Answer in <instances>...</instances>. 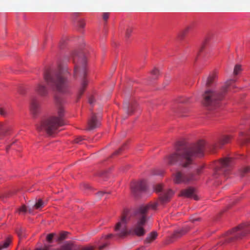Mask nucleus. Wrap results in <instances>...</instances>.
<instances>
[{"label":"nucleus","mask_w":250,"mask_h":250,"mask_svg":"<svg viewBox=\"0 0 250 250\" xmlns=\"http://www.w3.org/2000/svg\"><path fill=\"white\" fill-rule=\"evenodd\" d=\"M231 82L235 80L230 79L227 81L224 85L221 87L219 91L210 89L206 90L202 94V104L209 110L215 109L220 106L221 102L224 100Z\"/></svg>","instance_id":"obj_4"},{"label":"nucleus","mask_w":250,"mask_h":250,"mask_svg":"<svg viewBox=\"0 0 250 250\" xmlns=\"http://www.w3.org/2000/svg\"><path fill=\"white\" fill-rule=\"evenodd\" d=\"M158 233L156 231L150 232L144 241L145 244H151L154 242L157 238Z\"/></svg>","instance_id":"obj_24"},{"label":"nucleus","mask_w":250,"mask_h":250,"mask_svg":"<svg viewBox=\"0 0 250 250\" xmlns=\"http://www.w3.org/2000/svg\"><path fill=\"white\" fill-rule=\"evenodd\" d=\"M189 221L192 223H194L195 222H200L202 221V218L200 217H194L193 216H191L189 218Z\"/></svg>","instance_id":"obj_53"},{"label":"nucleus","mask_w":250,"mask_h":250,"mask_svg":"<svg viewBox=\"0 0 250 250\" xmlns=\"http://www.w3.org/2000/svg\"><path fill=\"white\" fill-rule=\"evenodd\" d=\"M94 98L93 96H91L88 99V103L90 104H93L94 102Z\"/></svg>","instance_id":"obj_62"},{"label":"nucleus","mask_w":250,"mask_h":250,"mask_svg":"<svg viewBox=\"0 0 250 250\" xmlns=\"http://www.w3.org/2000/svg\"><path fill=\"white\" fill-rule=\"evenodd\" d=\"M204 168L205 165H204L201 166H200L196 169V173L195 174L197 177L200 178V175L203 173V170Z\"/></svg>","instance_id":"obj_46"},{"label":"nucleus","mask_w":250,"mask_h":250,"mask_svg":"<svg viewBox=\"0 0 250 250\" xmlns=\"http://www.w3.org/2000/svg\"><path fill=\"white\" fill-rule=\"evenodd\" d=\"M56 235L55 233H50L47 235L46 237V241L49 244H51L53 242V238Z\"/></svg>","instance_id":"obj_43"},{"label":"nucleus","mask_w":250,"mask_h":250,"mask_svg":"<svg viewBox=\"0 0 250 250\" xmlns=\"http://www.w3.org/2000/svg\"><path fill=\"white\" fill-rule=\"evenodd\" d=\"M83 187L85 189H89L90 188V187L89 184H83Z\"/></svg>","instance_id":"obj_64"},{"label":"nucleus","mask_w":250,"mask_h":250,"mask_svg":"<svg viewBox=\"0 0 250 250\" xmlns=\"http://www.w3.org/2000/svg\"><path fill=\"white\" fill-rule=\"evenodd\" d=\"M174 194L175 192L173 189L171 188L167 189L163 194H161L158 196L157 201L149 202L146 204L148 207V209H151L154 211L157 210L158 206V202H159L160 205L164 206L171 201Z\"/></svg>","instance_id":"obj_9"},{"label":"nucleus","mask_w":250,"mask_h":250,"mask_svg":"<svg viewBox=\"0 0 250 250\" xmlns=\"http://www.w3.org/2000/svg\"><path fill=\"white\" fill-rule=\"evenodd\" d=\"M239 230L241 231L240 232L226 238L224 242H220L217 245L222 246L225 244L229 243L243 239L248 234L250 233V223L245 222L241 223L226 232V234H231Z\"/></svg>","instance_id":"obj_7"},{"label":"nucleus","mask_w":250,"mask_h":250,"mask_svg":"<svg viewBox=\"0 0 250 250\" xmlns=\"http://www.w3.org/2000/svg\"><path fill=\"white\" fill-rule=\"evenodd\" d=\"M240 176L241 178L245 177V175L250 172V167L247 166L239 170Z\"/></svg>","instance_id":"obj_40"},{"label":"nucleus","mask_w":250,"mask_h":250,"mask_svg":"<svg viewBox=\"0 0 250 250\" xmlns=\"http://www.w3.org/2000/svg\"><path fill=\"white\" fill-rule=\"evenodd\" d=\"M174 177L173 182L175 184H180L184 183L185 174H183L181 171H177L173 175Z\"/></svg>","instance_id":"obj_26"},{"label":"nucleus","mask_w":250,"mask_h":250,"mask_svg":"<svg viewBox=\"0 0 250 250\" xmlns=\"http://www.w3.org/2000/svg\"><path fill=\"white\" fill-rule=\"evenodd\" d=\"M88 128L87 130H93L98 127L100 124L98 122L96 114L92 113L90 119L88 121L87 123Z\"/></svg>","instance_id":"obj_19"},{"label":"nucleus","mask_w":250,"mask_h":250,"mask_svg":"<svg viewBox=\"0 0 250 250\" xmlns=\"http://www.w3.org/2000/svg\"><path fill=\"white\" fill-rule=\"evenodd\" d=\"M43 205V201L42 199H39L35 204L34 205L33 207L36 209H38L40 208H42Z\"/></svg>","instance_id":"obj_44"},{"label":"nucleus","mask_w":250,"mask_h":250,"mask_svg":"<svg viewBox=\"0 0 250 250\" xmlns=\"http://www.w3.org/2000/svg\"><path fill=\"white\" fill-rule=\"evenodd\" d=\"M172 109L174 113V115L178 117H186L188 116V114L189 112V110L188 108L181 105H177Z\"/></svg>","instance_id":"obj_18"},{"label":"nucleus","mask_w":250,"mask_h":250,"mask_svg":"<svg viewBox=\"0 0 250 250\" xmlns=\"http://www.w3.org/2000/svg\"><path fill=\"white\" fill-rule=\"evenodd\" d=\"M205 146L206 141L204 140H199L191 151L183 153L176 151L165 156L164 160L169 166H173L178 163L182 167H187L192 164V157H202L204 156Z\"/></svg>","instance_id":"obj_3"},{"label":"nucleus","mask_w":250,"mask_h":250,"mask_svg":"<svg viewBox=\"0 0 250 250\" xmlns=\"http://www.w3.org/2000/svg\"><path fill=\"white\" fill-rule=\"evenodd\" d=\"M217 79V75L215 72H213L210 74L207 80L206 86L207 87H210L212 86L215 81Z\"/></svg>","instance_id":"obj_27"},{"label":"nucleus","mask_w":250,"mask_h":250,"mask_svg":"<svg viewBox=\"0 0 250 250\" xmlns=\"http://www.w3.org/2000/svg\"><path fill=\"white\" fill-rule=\"evenodd\" d=\"M199 179V177L196 176L195 173L192 172L188 173L185 174V184H188L191 182L197 181Z\"/></svg>","instance_id":"obj_29"},{"label":"nucleus","mask_w":250,"mask_h":250,"mask_svg":"<svg viewBox=\"0 0 250 250\" xmlns=\"http://www.w3.org/2000/svg\"><path fill=\"white\" fill-rule=\"evenodd\" d=\"M233 138V136L230 134L222 135L219 139L218 143L213 145V147L215 149L218 146H222L229 143Z\"/></svg>","instance_id":"obj_17"},{"label":"nucleus","mask_w":250,"mask_h":250,"mask_svg":"<svg viewBox=\"0 0 250 250\" xmlns=\"http://www.w3.org/2000/svg\"><path fill=\"white\" fill-rule=\"evenodd\" d=\"M242 70V66L240 64H236L233 70V74L237 75Z\"/></svg>","instance_id":"obj_45"},{"label":"nucleus","mask_w":250,"mask_h":250,"mask_svg":"<svg viewBox=\"0 0 250 250\" xmlns=\"http://www.w3.org/2000/svg\"><path fill=\"white\" fill-rule=\"evenodd\" d=\"M106 193L110 194L111 192H105V191H98L96 194L100 196H103L104 194H106Z\"/></svg>","instance_id":"obj_60"},{"label":"nucleus","mask_w":250,"mask_h":250,"mask_svg":"<svg viewBox=\"0 0 250 250\" xmlns=\"http://www.w3.org/2000/svg\"><path fill=\"white\" fill-rule=\"evenodd\" d=\"M165 188V184L163 183H158L153 185V191L155 193L162 192Z\"/></svg>","instance_id":"obj_35"},{"label":"nucleus","mask_w":250,"mask_h":250,"mask_svg":"<svg viewBox=\"0 0 250 250\" xmlns=\"http://www.w3.org/2000/svg\"><path fill=\"white\" fill-rule=\"evenodd\" d=\"M108 172L107 170H103L102 171L98 172L97 173H96V175L99 177H102L104 175H106L108 173Z\"/></svg>","instance_id":"obj_56"},{"label":"nucleus","mask_w":250,"mask_h":250,"mask_svg":"<svg viewBox=\"0 0 250 250\" xmlns=\"http://www.w3.org/2000/svg\"><path fill=\"white\" fill-rule=\"evenodd\" d=\"M39 108V103L37 99L33 98L30 103V111L33 118H36L38 113V109Z\"/></svg>","instance_id":"obj_23"},{"label":"nucleus","mask_w":250,"mask_h":250,"mask_svg":"<svg viewBox=\"0 0 250 250\" xmlns=\"http://www.w3.org/2000/svg\"><path fill=\"white\" fill-rule=\"evenodd\" d=\"M150 73L151 75L155 76L156 78H157L158 76L159 75V70L155 67L151 71Z\"/></svg>","instance_id":"obj_52"},{"label":"nucleus","mask_w":250,"mask_h":250,"mask_svg":"<svg viewBox=\"0 0 250 250\" xmlns=\"http://www.w3.org/2000/svg\"><path fill=\"white\" fill-rule=\"evenodd\" d=\"M14 143V142H13V143H12V144H10V145H8V146H6V152H7V153H8V151H9V149H10V148H11V147L12 145Z\"/></svg>","instance_id":"obj_63"},{"label":"nucleus","mask_w":250,"mask_h":250,"mask_svg":"<svg viewBox=\"0 0 250 250\" xmlns=\"http://www.w3.org/2000/svg\"><path fill=\"white\" fill-rule=\"evenodd\" d=\"M131 231L130 230H127L126 229V227H125V228H124L120 232L116 234H113L112 233L108 234L105 236H104V239H108L109 238H111L113 237L114 236H117L119 238H123L126 236L128 235H129L131 234ZM102 237H104L103 236Z\"/></svg>","instance_id":"obj_22"},{"label":"nucleus","mask_w":250,"mask_h":250,"mask_svg":"<svg viewBox=\"0 0 250 250\" xmlns=\"http://www.w3.org/2000/svg\"><path fill=\"white\" fill-rule=\"evenodd\" d=\"M236 204L235 202H233L231 204H229L226 206L224 209H223L220 212V214H223L224 212L227 211L228 210L230 209L233 206Z\"/></svg>","instance_id":"obj_47"},{"label":"nucleus","mask_w":250,"mask_h":250,"mask_svg":"<svg viewBox=\"0 0 250 250\" xmlns=\"http://www.w3.org/2000/svg\"><path fill=\"white\" fill-rule=\"evenodd\" d=\"M196 144L190 149L188 148V143L185 139L178 141L175 142L174 147L175 151L179 153H183L185 151H191Z\"/></svg>","instance_id":"obj_13"},{"label":"nucleus","mask_w":250,"mask_h":250,"mask_svg":"<svg viewBox=\"0 0 250 250\" xmlns=\"http://www.w3.org/2000/svg\"><path fill=\"white\" fill-rule=\"evenodd\" d=\"M54 100L55 104L57 107L63 106L64 100L58 94H56L54 95Z\"/></svg>","instance_id":"obj_36"},{"label":"nucleus","mask_w":250,"mask_h":250,"mask_svg":"<svg viewBox=\"0 0 250 250\" xmlns=\"http://www.w3.org/2000/svg\"><path fill=\"white\" fill-rule=\"evenodd\" d=\"M51 246L50 245H44L42 247L36 248L34 250H51Z\"/></svg>","instance_id":"obj_49"},{"label":"nucleus","mask_w":250,"mask_h":250,"mask_svg":"<svg viewBox=\"0 0 250 250\" xmlns=\"http://www.w3.org/2000/svg\"><path fill=\"white\" fill-rule=\"evenodd\" d=\"M130 194L136 200L141 199L144 194L149 191V186L145 179L133 180L129 184Z\"/></svg>","instance_id":"obj_8"},{"label":"nucleus","mask_w":250,"mask_h":250,"mask_svg":"<svg viewBox=\"0 0 250 250\" xmlns=\"http://www.w3.org/2000/svg\"><path fill=\"white\" fill-rule=\"evenodd\" d=\"M148 207L146 205H141L135 211L136 214H140L141 215H147Z\"/></svg>","instance_id":"obj_32"},{"label":"nucleus","mask_w":250,"mask_h":250,"mask_svg":"<svg viewBox=\"0 0 250 250\" xmlns=\"http://www.w3.org/2000/svg\"><path fill=\"white\" fill-rule=\"evenodd\" d=\"M12 127L11 126L6 125L3 122L0 123V139L10 135Z\"/></svg>","instance_id":"obj_21"},{"label":"nucleus","mask_w":250,"mask_h":250,"mask_svg":"<svg viewBox=\"0 0 250 250\" xmlns=\"http://www.w3.org/2000/svg\"><path fill=\"white\" fill-rule=\"evenodd\" d=\"M135 29V27L133 25H128L126 26L125 33V38L126 41L127 42L129 40Z\"/></svg>","instance_id":"obj_28"},{"label":"nucleus","mask_w":250,"mask_h":250,"mask_svg":"<svg viewBox=\"0 0 250 250\" xmlns=\"http://www.w3.org/2000/svg\"><path fill=\"white\" fill-rule=\"evenodd\" d=\"M195 188L189 187L186 189L181 190L178 196L189 199H193L195 201H198L199 200V197L195 194Z\"/></svg>","instance_id":"obj_12"},{"label":"nucleus","mask_w":250,"mask_h":250,"mask_svg":"<svg viewBox=\"0 0 250 250\" xmlns=\"http://www.w3.org/2000/svg\"><path fill=\"white\" fill-rule=\"evenodd\" d=\"M15 231L20 240H21V239L24 237V232L21 227L16 228Z\"/></svg>","instance_id":"obj_38"},{"label":"nucleus","mask_w":250,"mask_h":250,"mask_svg":"<svg viewBox=\"0 0 250 250\" xmlns=\"http://www.w3.org/2000/svg\"><path fill=\"white\" fill-rule=\"evenodd\" d=\"M165 173L164 170H154L153 173L155 175H163Z\"/></svg>","instance_id":"obj_57"},{"label":"nucleus","mask_w":250,"mask_h":250,"mask_svg":"<svg viewBox=\"0 0 250 250\" xmlns=\"http://www.w3.org/2000/svg\"><path fill=\"white\" fill-rule=\"evenodd\" d=\"M85 90H86V89H85L84 88H83L82 87H80V89L79 90L77 96L76 103H78L80 101L81 98H82V96L83 95Z\"/></svg>","instance_id":"obj_42"},{"label":"nucleus","mask_w":250,"mask_h":250,"mask_svg":"<svg viewBox=\"0 0 250 250\" xmlns=\"http://www.w3.org/2000/svg\"><path fill=\"white\" fill-rule=\"evenodd\" d=\"M85 25V22L84 20L82 19L78 21L77 26L80 29H83Z\"/></svg>","instance_id":"obj_50"},{"label":"nucleus","mask_w":250,"mask_h":250,"mask_svg":"<svg viewBox=\"0 0 250 250\" xmlns=\"http://www.w3.org/2000/svg\"><path fill=\"white\" fill-rule=\"evenodd\" d=\"M147 221V215H141L137 221V225L144 226L146 223Z\"/></svg>","instance_id":"obj_39"},{"label":"nucleus","mask_w":250,"mask_h":250,"mask_svg":"<svg viewBox=\"0 0 250 250\" xmlns=\"http://www.w3.org/2000/svg\"><path fill=\"white\" fill-rule=\"evenodd\" d=\"M73 62L75 63L73 76L77 78L78 71L82 70L83 73V80L81 87L86 89L88 82L86 80L87 74V61L85 55L81 51H74L72 53Z\"/></svg>","instance_id":"obj_6"},{"label":"nucleus","mask_w":250,"mask_h":250,"mask_svg":"<svg viewBox=\"0 0 250 250\" xmlns=\"http://www.w3.org/2000/svg\"><path fill=\"white\" fill-rule=\"evenodd\" d=\"M190 230V227L187 226L182 227L180 229L175 230L170 236L167 238L165 242V244L168 245L173 243L176 239L186 234Z\"/></svg>","instance_id":"obj_10"},{"label":"nucleus","mask_w":250,"mask_h":250,"mask_svg":"<svg viewBox=\"0 0 250 250\" xmlns=\"http://www.w3.org/2000/svg\"><path fill=\"white\" fill-rule=\"evenodd\" d=\"M232 157H224L219 160L221 167L225 168H231L230 163L233 160Z\"/></svg>","instance_id":"obj_25"},{"label":"nucleus","mask_w":250,"mask_h":250,"mask_svg":"<svg viewBox=\"0 0 250 250\" xmlns=\"http://www.w3.org/2000/svg\"><path fill=\"white\" fill-rule=\"evenodd\" d=\"M18 92L21 94H25V90L22 87H20L18 89Z\"/></svg>","instance_id":"obj_61"},{"label":"nucleus","mask_w":250,"mask_h":250,"mask_svg":"<svg viewBox=\"0 0 250 250\" xmlns=\"http://www.w3.org/2000/svg\"><path fill=\"white\" fill-rule=\"evenodd\" d=\"M146 230L142 226H138L134 229L132 235L140 237L145 235Z\"/></svg>","instance_id":"obj_31"},{"label":"nucleus","mask_w":250,"mask_h":250,"mask_svg":"<svg viewBox=\"0 0 250 250\" xmlns=\"http://www.w3.org/2000/svg\"><path fill=\"white\" fill-rule=\"evenodd\" d=\"M109 245V243H105L102 245L99 246L98 249L99 250H102Z\"/></svg>","instance_id":"obj_58"},{"label":"nucleus","mask_w":250,"mask_h":250,"mask_svg":"<svg viewBox=\"0 0 250 250\" xmlns=\"http://www.w3.org/2000/svg\"><path fill=\"white\" fill-rule=\"evenodd\" d=\"M37 93L42 97H45L48 94V91L45 86L39 84L36 89Z\"/></svg>","instance_id":"obj_30"},{"label":"nucleus","mask_w":250,"mask_h":250,"mask_svg":"<svg viewBox=\"0 0 250 250\" xmlns=\"http://www.w3.org/2000/svg\"><path fill=\"white\" fill-rule=\"evenodd\" d=\"M0 115L3 116H5L7 115V112L2 107H0Z\"/></svg>","instance_id":"obj_59"},{"label":"nucleus","mask_w":250,"mask_h":250,"mask_svg":"<svg viewBox=\"0 0 250 250\" xmlns=\"http://www.w3.org/2000/svg\"><path fill=\"white\" fill-rule=\"evenodd\" d=\"M129 212V210L128 208H124L121 215V221L117 223L115 226L114 230L115 231H117L118 230H120L122 225V222L125 224H126V217Z\"/></svg>","instance_id":"obj_20"},{"label":"nucleus","mask_w":250,"mask_h":250,"mask_svg":"<svg viewBox=\"0 0 250 250\" xmlns=\"http://www.w3.org/2000/svg\"><path fill=\"white\" fill-rule=\"evenodd\" d=\"M209 41L210 39L208 37H207L204 39L197 53V58L201 55V54L204 51L206 47L208 45Z\"/></svg>","instance_id":"obj_34"},{"label":"nucleus","mask_w":250,"mask_h":250,"mask_svg":"<svg viewBox=\"0 0 250 250\" xmlns=\"http://www.w3.org/2000/svg\"><path fill=\"white\" fill-rule=\"evenodd\" d=\"M109 17V13L108 12H104L103 14V19L104 21L105 24H106L107 22V20Z\"/></svg>","instance_id":"obj_54"},{"label":"nucleus","mask_w":250,"mask_h":250,"mask_svg":"<svg viewBox=\"0 0 250 250\" xmlns=\"http://www.w3.org/2000/svg\"><path fill=\"white\" fill-rule=\"evenodd\" d=\"M128 145V141H126L124 143L122 146L118 148V149L115 151L111 155V157H113L114 156L119 155L122 154V153L127 148Z\"/></svg>","instance_id":"obj_33"},{"label":"nucleus","mask_w":250,"mask_h":250,"mask_svg":"<svg viewBox=\"0 0 250 250\" xmlns=\"http://www.w3.org/2000/svg\"><path fill=\"white\" fill-rule=\"evenodd\" d=\"M12 242V237L9 236L7 237L4 240L3 244H1V246L3 248H8Z\"/></svg>","instance_id":"obj_41"},{"label":"nucleus","mask_w":250,"mask_h":250,"mask_svg":"<svg viewBox=\"0 0 250 250\" xmlns=\"http://www.w3.org/2000/svg\"><path fill=\"white\" fill-rule=\"evenodd\" d=\"M78 4L67 1H0V12L13 11H88L87 7H78Z\"/></svg>","instance_id":"obj_1"},{"label":"nucleus","mask_w":250,"mask_h":250,"mask_svg":"<svg viewBox=\"0 0 250 250\" xmlns=\"http://www.w3.org/2000/svg\"><path fill=\"white\" fill-rule=\"evenodd\" d=\"M197 25L195 21H192L187 25L184 29L180 31L178 34V38L180 40H183Z\"/></svg>","instance_id":"obj_15"},{"label":"nucleus","mask_w":250,"mask_h":250,"mask_svg":"<svg viewBox=\"0 0 250 250\" xmlns=\"http://www.w3.org/2000/svg\"><path fill=\"white\" fill-rule=\"evenodd\" d=\"M139 107V104L135 100H132L130 102L126 103V112L128 116H131L135 114Z\"/></svg>","instance_id":"obj_16"},{"label":"nucleus","mask_w":250,"mask_h":250,"mask_svg":"<svg viewBox=\"0 0 250 250\" xmlns=\"http://www.w3.org/2000/svg\"><path fill=\"white\" fill-rule=\"evenodd\" d=\"M17 211L19 213L23 212L25 213L27 211V207L25 205H22L21 207H20L17 210Z\"/></svg>","instance_id":"obj_51"},{"label":"nucleus","mask_w":250,"mask_h":250,"mask_svg":"<svg viewBox=\"0 0 250 250\" xmlns=\"http://www.w3.org/2000/svg\"><path fill=\"white\" fill-rule=\"evenodd\" d=\"M61 247L64 249H67V250H95V247L94 246L78 245L72 241L66 242L65 243L62 245Z\"/></svg>","instance_id":"obj_11"},{"label":"nucleus","mask_w":250,"mask_h":250,"mask_svg":"<svg viewBox=\"0 0 250 250\" xmlns=\"http://www.w3.org/2000/svg\"><path fill=\"white\" fill-rule=\"evenodd\" d=\"M71 76L70 72L66 66L62 64L58 65L57 70L52 74L49 68L44 72L43 78L47 84L50 85L53 89L62 94L68 93V77Z\"/></svg>","instance_id":"obj_2"},{"label":"nucleus","mask_w":250,"mask_h":250,"mask_svg":"<svg viewBox=\"0 0 250 250\" xmlns=\"http://www.w3.org/2000/svg\"><path fill=\"white\" fill-rule=\"evenodd\" d=\"M69 234V232L67 231H61L60 234L59 236L58 237L57 239H56V241L58 242H61L65 239L67 238V235Z\"/></svg>","instance_id":"obj_37"},{"label":"nucleus","mask_w":250,"mask_h":250,"mask_svg":"<svg viewBox=\"0 0 250 250\" xmlns=\"http://www.w3.org/2000/svg\"><path fill=\"white\" fill-rule=\"evenodd\" d=\"M231 170V168H225L221 166H216L213 169L212 176L215 179L219 178L221 175L227 177L230 174Z\"/></svg>","instance_id":"obj_14"},{"label":"nucleus","mask_w":250,"mask_h":250,"mask_svg":"<svg viewBox=\"0 0 250 250\" xmlns=\"http://www.w3.org/2000/svg\"><path fill=\"white\" fill-rule=\"evenodd\" d=\"M86 140V139L84 138V136H77L73 141L72 143L73 144H78L80 143L81 141Z\"/></svg>","instance_id":"obj_48"},{"label":"nucleus","mask_w":250,"mask_h":250,"mask_svg":"<svg viewBox=\"0 0 250 250\" xmlns=\"http://www.w3.org/2000/svg\"><path fill=\"white\" fill-rule=\"evenodd\" d=\"M57 107L58 116H52L47 120L42 121L40 125H37L36 129L38 132H41L44 129L46 133L51 136L59 127L65 125L63 119L65 114L64 106Z\"/></svg>","instance_id":"obj_5"},{"label":"nucleus","mask_w":250,"mask_h":250,"mask_svg":"<svg viewBox=\"0 0 250 250\" xmlns=\"http://www.w3.org/2000/svg\"><path fill=\"white\" fill-rule=\"evenodd\" d=\"M14 194V193L12 191H8L6 193H5L3 197L5 198H10L12 197Z\"/></svg>","instance_id":"obj_55"}]
</instances>
